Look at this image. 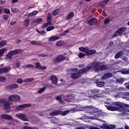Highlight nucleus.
Segmentation results:
<instances>
[{
  "mask_svg": "<svg viewBox=\"0 0 129 129\" xmlns=\"http://www.w3.org/2000/svg\"><path fill=\"white\" fill-rule=\"evenodd\" d=\"M69 112V110H65L63 112H62L61 111V114H61V115L64 116V115H66V114H67V113H68Z\"/></svg>",
  "mask_w": 129,
  "mask_h": 129,
  "instance_id": "42",
  "label": "nucleus"
},
{
  "mask_svg": "<svg viewBox=\"0 0 129 129\" xmlns=\"http://www.w3.org/2000/svg\"><path fill=\"white\" fill-rule=\"evenodd\" d=\"M68 33H69V29L64 31L62 33L63 36H66V35H67Z\"/></svg>",
  "mask_w": 129,
  "mask_h": 129,
  "instance_id": "53",
  "label": "nucleus"
},
{
  "mask_svg": "<svg viewBox=\"0 0 129 129\" xmlns=\"http://www.w3.org/2000/svg\"><path fill=\"white\" fill-rule=\"evenodd\" d=\"M50 79L52 84H57L58 83V78L56 76H51Z\"/></svg>",
  "mask_w": 129,
  "mask_h": 129,
  "instance_id": "13",
  "label": "nucleus"
},
{
  "mask_svg": "<svg viewBox=\"0 0 129 129\" xmlns=\"http://www.w3.org/2000/svg\"><path fill=\"white\" fill-rule=\"evenodd\" d=\"M23 129H32V127H29L28 126H25L23 127Z\"/></svg>",
  "mask_w": 129,
  "mask_h": 129,
  "instance_id": "63",
  "label": "nucleus"
},
{
  "mask_svg": "<svg viewBox=\"0 0 129 129\" xmlns=\"http://www.w3.org/2000/svg\"><path fill=\"white\" fill-rule=\"evenodd\" d=\"M56 100H57L58 101H59L60 102H61V101H62V98L61 97V96H57L55 98Z\"/></svg>",
  "mask_w": 129,
  "mask_h": 129,
  "instance_id": "51",
  "label": "nucleus"
},
{
  "mask_svg": "<svg viewBox=\"0 0 129 129\" xmlns=\"http://www.w3.org/2000/svg\"><path fill=\"white\" fill-rule=\"evenodd\" d=\"M91 66H88L85 68H83L79 71V72L73 73L71 75V78L72 79H77V78H80L83 75L85 74L87 72H88L89 70H91Z\"/></svg>",
  "mask_w": 129,
  "mask_h": 129,
  "instance_id": "1",
  "label": "nucleus"
},
{
  "mask_svg": "<svg viewBox=\"0 0 129 129\" xmlns=\"http://www.w3.org/2000/svg\"><path fill=\"white\" fill-rule=\"evenodd\" d=\"M88 49V47H79L80 51H81L82 52H84V53H86V52H87V49Z\"/></svg>",
  "mask_w": 129,
  "mask_h": 129,
  "instance_id": "30",
  "label": "nucleus"
},
{
  "mask_svg": "<svg viewBox=\"0 0 129 129\" xmlns=\"http://www.w3.org/2000/svg\"><path fill=\"white\" fill-rule=\"evenodd\" d=\"M45 90H46V87L40 88L39 90L37 91V92L41 94V93H43V92H44Z\"/></svg>",
  "mask_w": 129,
  "mask_h": 129,
  "instance_id": "36",
  "label": "nucleus"
},
{
  "mask_svg": "<svg viewBox=\"0 0 129 129\" xmlns=\"http://www.w3.org/2000/svg\"><path fill=\"white\" fill-rule=\"evenodd\" d=\"M17 116L18 118L22 119V120H23L24 121H28V118L27 117V116L24 114H17Z\"/></svg>",
  "mask_w": 129,
  "mask_h": 129,
  "instance_id": "11",
  "label": "nucleus"
},
{
  "mask_svg": "<svg viewBox=\"0 0 129 129\" xmlns=\"http://www.w3.org/2000/svg\"><path fill=\"white\" fill-rule=\"evenodd\" d=\"M35 68H37V69H40V68H41V64L40 63V62H36Z\"/></svg>",
  "mask_w": 129,
  "mask_h": 129,
  "instance_id": "43",
  "label": "nucleus"
},
{
  "mask_svg": "<svg viewBox=\"0 0 129 129\" xmlns=\"http://www.w3.org/2000/svg\"><path fill=\"white\" fill-rule=\"evenodd\" d=\"M15 24H17V21H11L10 22V26H13L15 25Z\"/></svg>",
  "mask_w": 129,
  "mask_h": 129,
  "instance_id": "56",
  "label": "nucleus"
},
{
  "mask_svg": "<svg viewBox=\"0 0 129 129\" xmlns=\"http://www.w3.org/2000/svg\"><path fill=\"white\" fill-rule=\"evenodd\" d=\"M50 116H56V115H59V114H61L60 110H56L50 112L49 113Z\"/></svg>",
  "mask_w": 129,
  "mask_h": 129,
  "instance_id": "15",
  "label": "nucleus"
},
{
  "mask_svg": "<svg viewBox=\"0 0 129 129\" xmlns=\"http://www.w3.org/2000/svg\"><path fill=\"white\" fill-rule=\"evenodd\" d=\"M109 19H106L105 21H104V24L105 25H107V24H108V23H109Z\"/></svg>",
  "mask_w": 129,
  "mask_h": 129,
  "instance_id": "61",
  "label": "nucleus"
},
{
  "mask_svg": "<svg viewBox=\"0 0 129 129\" xmlns=\"http://www.w3.org/2000/svg\"><path fill=\"white\" fill-rule=\"evenodd\" d=\"M60 37L57 36H54L52 37H50L48 39V42H51L52 41H56L57 40H59Z\"/></svg>",
  "mask_w": 129,
  "mask_h": 129,
  "instance_id": "28",
  "label": "nucleus"
},
{
  "mask_svg": "<svg viewBox=\"0 0 129 129\" xmlns=\"http://www.w3.org/2000/svg\"><path fill=\"white\" fill-rule=\"evenodd\" d=\"M126 31V27H122L119 28L116 31V33H117L119 36H121L124 32Z\"/></svg>",
  "mask_w": 129,
  "mask_h": 129,
  "instance_id": "8",
  "label": "nucleus"
},
{
  "mask_svg": "<svg viewBox=\"0 0 129 129\" xmlns=\"http://www.w3.org/2000/svg\"><path fill=\"white\" fill-rule=\"evenodd\" d=\"M5 102H7V101H6L5 99H0V103H4V104H5Z\"/></svg>",
  "mask_w": 129,
  "mask_h": 129,
  "instance_id": "58",
  "label": "nucleus"
},
{
  "mask_svg": "<svg viewBox=\"0 0 129 129\" xmlns=\"http://www.w3.org/2000/svg\"><path fill=\"white\" fill-rule=\"evenodd\" d=\"M73 17H74V12H70V14L67 16L66 20H70V19H72Z\"/></svg>",
  "mask_w": 129,
  "mask_h": 129,
  "instance_id": "24",
  "label": "nucleus"
},
{
  "mask_svg": "<svg viewBox=\"0 0 129 129\" xmlns=\"http://www.w3.org/2000/svg\"><path fill=\"white\" fill-rule=\"evenodd\" d=\"M6 51H7V48H3L2 49H0V56H2L3 57Z\"/></svg>",
  "mask_w": 129,
  "mask_h": 129,
  "instance_id": "34",
  "label": "nucleus"
},
{
  "mask_svg": "<svg viewBox=\"0 0 129 129\" xmlns=\"http://www.w3.org/2000/svg\"><path fill=\"white\" fill-rule=\"evenodd\" d=\"M39 69H42V70H44V69H47V67H46V66H40V68Z\"/></svg>",
  "mask_w": 129,
  "mask_h": 129,
  "instance_id": "60",
  "label": "nucleus"
},
{
  "mask_svg": "<svg viewBox=\"0 0 129 129\" xmlns=\"http://www.w3.org/2000/svg\"><path fill=\"white\" fill-rule=\"evenodd\" d=\"M11 11L12 13H19V10H18L17 8H12Z\"/></svg>",
  "mask_w": 129,
  "mask_h": 129,
  "instance_id": "49",
  "label": "nucleus"
},
{
  "mask_svg": "<svg viewBox=\"0 0 129 129\" xmlns=\"http://www.w3.org/2000/svg\"><path fill=\"white\" fill-rule=\"evenodd\" d=\"M56 46L57 47H61L62 46V41H59L56 43Z\"/></svg>",
  "mask_w": 129,
  "mask_h": 129,
  "instance_id": "45",
  "label": "nucleus"
},
{
  "mask_svg": "<svg viewBox=\"0 0 129 129\" xmlns=\"http://www.w3.org/2000/svg\"><path fill=\"white\" fill-rule=\"evenodd\" d=\"M90 92L93 94H96V93H98V92H99V91L96 89H93V90L92 89L91 90Z\"/></svg>",
  "mask_w": 129,
  "mask_h": 129,
  "instance_id": "39",
  "label": "nucleus"
},
{
  "mask_svg": "<svg viewBox=\"0 0 129 129\" xmlns=\"http://www.w3.org/2000/svg\"><path fill=\"white\" fill-rule=\"evenodd\" d=\"M123 54V52H122V51H119L116 53L114 58L115 59H118V58H119L120 56H121Z\"/></svg>",
  "mask_w": 129,
  "mask_h": 129,
  "instance_id": "19",
  "label": "nucleus"
},
{
  "mask_svg": "<svg viewBox=\"0 0 129 129\" xmlns=\"http://www.w3.org/2000/svg\"><path fill=\"white\" fill-rule=\"evenodd\" d=\"M26 68H29V69H32V68H34V65L33 64H27L26 66Z\"/></svg>",
  "mask_w": 129,
  "mask_h": 129,
  "instance_id": "54",
  "label": "nucleus"
},
{
  "mask_svg": "<svg viewBox=\"0 0 129 129\" xmlns=\"http://www.w3.org/2000/svg\"><path fill=\"white\" fill-rule=\"evenodd\" d=\"M36 32L38 33V34H40V35H44V34H45L46 32L44 31H39V30L36 29Z\"/></svg>",
  "mask_w": 129,
  "mask_h": 129,
  "instance_id": "44",
  "label": "nucleus"
},
{
  "mask_svg": "<svg viewBox=\"0 0 129 129\" xmlns=\"http://www.w3.org/2000/svg\"><path fill=\"white\" fill-rule=\"evenodd\" d=\"M4 13L5 14H7L8 15L11 14V11H10V9L5 8L4 9Z\"/></svg>",
  "mask_w": 129,
  "mask_h": 129,
  "instance_id": "41",
  "label": "nucleus"
},
{
  "mask_svg": "<svg viewBox=\"0 0 129 129\" xmlns=\"http://www.w3.org/2000/svg\"><path fill=\"white\" fill-rule=\"evenodd\" d=\"M35 22L36 23H42L43 22V19L42 18H38L36 20Z\"/></svg>",
  "mask_w": 129,
  "mask_h": 129,
  "instance_id": "50",
  "label": "nucleus"
},
{
  "mask_svg": "<svg viewBox=\"0 0 129 129\" xmlns=\"http://www.w3.org/2000/svg\"><path fill=\"white\" fill-rule=\"evenodd\" d=\"M99 127L103 129H114L115 128V125L111 124L110 125H107V124L105 123H103L102 125H99Z\"/></svg>",
  "mask_w": 129,
  "mask_h": 129,
  "instance_id": "6",
  "label": "nucleus"
},
{
  "mask_svg": "<svg viewBox=\"0 0 129 129\" xmlns=\"http://www.w3.org/2000/svg\"><path fill=\"white\" fill-rule=\"evenodd\" d=\"M108 2H109V0H104L101 2L100 6H101L102 8H103L104 6H106V5H107Z\"/></svg>",
  "mask_w": 129,
  "mask_h": 129,
  "instance_id": "26",
  "label": "nucleus"
},
{
  "mask_svg": "<svg viewBox=\"0 0 129 129\" xmlns=\"http://www.w3.org/2000/svg\"><path fill=\"white\" fill-rule=\"evenodd\" d=\"M24 23H25V25L26 26H28L29 25V24H30V20H29V19L25 20L24 21Z\"/></svg>",
  "mask_w": 129,
  "mask_h": 129,
  "instance_id": "52",
  "label": "nucleus"
},
{
  "mask_svg": "<svg viewBox=\"0 0 129 129\" xmlns=\"http://www.w3.org/2000/svg\"><path fill=\"white\" fill-rule=\"evenodd\" d=\"M1 117H2L3 119H7V120H13V116L7 114H1Z\"/></svg>",
  "mask_w": 129,
  "mask_h": 129,
  "instance_id": "9",
  "label": "nucleus"
},
{
  "mask_svg": "<svg viewBox=\"0 0 129 129\" xmlns=\"http://www.w3.org/2000/svg\"><path fill=\"white\" fill-rule=\"evenodd\" d=\"M96 23H97V19L95 18L90 19L87 22L89 26H94Z\"/></svg>",
  "mask_w": 129,
  "mask_h": 129,
  "instance_id": "10",
  "label": "nucleus"
},
{
  "mask_svg": "<svg viewBox=\"0 0 129 129\" xmlns=\"http://www.w3.org/2000/svg\"><path fill=\"white\" fill-rule=\"evenodd\" d=\"M21 67V63H20L19 62H18L16 63V67H17V68H19V67Z\"/></svg>",
  "mask_w": 129,
  "mask_h": 129,
  "instance_id": "59",
  "label": "nucleus"
},
{
  "mask_svg": "<svg viewBox=\"0 0 129 129\" xmlns=\"http://www.w3.org/2000/svg\"><path fill=\"white\" fill-rule=\"evenodd\" d=\"M13 55H17V54H20V53H23V50L22 49H16L14 50L11 51Z\"/></svg>",
  "mask_w": 129,
  "mask_h": 129,
  "instance_id": "18",
  "label": "nucleus"
},
{
  "mask_svg": "<svg viewBox=\"0 0 129 129\" xmlns=\"http://www.w3.org/2000/svg\"><path fill=\"white\" fill-rule=\"evenodd\" d=\"M59 14H60V9H59L54 10L52 12V15L53 16H57V15H59Z\"/></svg>",
  "mask_w": 129,
  "mask_h": 129,
  "instance_id": "31",
  "label": "nucleus"
},
{
  "mask_svg": "<svg viewBox=\"0 0 129 129\" xmlns=\"http://www.w3.org/2000/svg\"><path fill=\"white\" fill-rule=\"evenodd\" d=\"M48 26H52V22H47L46 23H45L44 25L42 26V28H43V29H45V28H47Z\"/></svg>",
  "mask_w": 129,
  "mask_h": 129,
  "instance_id": "33",
  "label": "nucleus"
},
{
  "mask_svg": "<svg viewBox=\"0 0 129 129\" xmlns=\"http://www.w3.org/2000/svg\"><path fill=\"white\" fill-rule=\"evenodd\" d=\"M122 74H129V69H124L121 71Z\"/></svg>",
  "mask_w": 129,
  "mask_h": 129,
  "instance_id": "32",
  "label": "nucleus"
},
{
  "mask_svg": "<svg viewBox=\"0 0 129 129\" xmlns=\"http://www.w3.org/2000/svg\"><path fill=\"white\" fill-rule=\"evenodd\" d=\"M55 29L54 26H49L46 29V32H50V31H52V30H54Z\"/></svg>",
  "mask_w": 129,
  "mask_h": 129,
  "instance_id": "37",
  "label": "nucleus"
},
{
  "mask_svg": "<svg viewBox=\"0 0 129 129\" xmlns=\"http://www.w3.org/2000/svg\"><path fill=\"white\" fill-rule=\"evenodd\" d=\"M66 57L62 54L56 56L55 58L53 59L52 62L53 63H58V62H61V61H63V60H65Z\"/></svg>",
  "mask_w": 129,
  "mask_h": 129,
  "instance_id": "4",
  "label": "nucleus"
},
{
  "mask_svg": "<svg viewBox=\"0 0 129 129\" xmlns=\"http://www.w3.org/2000/svg\"><path fill=\"white\" fill-rule=\"evenodd\" d=\"M110 77H112V73H107L101 77V79L102 80H105V79H107Z\"/></svg>",
  "mask_w": 129,
  "mask_h": 129,
  "instance_id": "14",
  "label": "nucleus"
},
{
  "mask_svg": "<svg viewBox=\"0 0 129 129\" xmlns=\"http://www.w3.org/2000/svg\"><path fill=\"white\" fill-rule=\"evenodd\" d=\"M30 106H32V104H31L30 103L24 104L18 106L17 107H16V109L17 110H23V109L25 108H28V107H30Z\"/></svg>",
  "mask_w": 129,
  "mask_h": 129,
  "instance_id": "5",
  "label": "nucleus"
},
{
  "mask_svg": "<svg viewBox=\"0 0 129 129\" xmlns=\"http://www.w3.org/2000/svg\"><path fill=\"white\" fill-rule=\"evenodd\" d=\"M99 62H98V61H95L92 64V66L93 67H94V69H95V70H96V71H98L99 70Z\"/></svg>",
  "mask_w": 129,
  "mask_h": 129,
  "instance_id": "17",
  "label": "nucleus"
},
{
  "mask_svg": "<svg viewBox=\"0 0 129 129\" xmlns=\"http://www.w3.org/2000/svg\"><path fill=\"white\" fill-rule=\"evenodd\" d=\"M17 82L19 84H22V83H23V79H22V78L18 79L17 80Z\"/></svg>",
  "mask_w": 129,
  "mask_h": 129,
  "instance_id": "48",
  "label": "nucleus"
},
{
  "mask_svg": "<svg viewBox=\"0 0 129 129\" xmlns=\"http://www.w3.org/2000/svg\"><path fill=\"white\" fill-rule=\"evenodd\" d=\"M106 69H108V67H107L106 65L99 66V70L100 71H104V70H106Z\"/></svg>",
  "mask_w": 129,
  "mask_h": 129,
  "instance_id": "22",
  "label": "nucleus"
},
{
  "mask_svg": "<svg viewBox=\"0 0 129 129\" xmlns=\"http://www.w3.org/2000/svg\"><path fill=\"white\" fill-rule=\"evenodd\" d=\"M117 81L119 83H123V82H124V79L121 78L120 79L117 80Z\"/></svg>",
  "mask_w": 129,
  "mask_h": 129,
  "instance_id": "46",
  "label": "nucleus"
},
{
  "mask_svg": "<svg viewBox=\"0 0 129 129\" xmlns=\"http://www.w3.org/2000/svg\"><path fill=\"white\" fill-rule=\"evenodd\" d=\"M21 97L18 95H12L9 96L8 101H19Z\"/></svg>",
  "mask_w": 129,
  "mask_h": 129,
  "instance_id": "3",
  "label": "nucleus"
},
{
  "mask_svg": "<svg viewBox=\"0 0 129 129\" xmlns=\"http://www.w3.org/2000/svg\"><path fill=\"white\" fill-rule=\"evenodd\" d=\"M7 44H8V41H7V40H2L0 41V48L4 47V46H6Z\"/></svg>",
  "mask_w": 129,
  "mask_h": 129,
  "instance_id": "29",
  "label": "nucleus"
},
{
  "mask_svg": "<svg viewBox=\"0 0 129 129\" xmlns=\"http://www.w3.org/2000/svg\"><path fill=\"white\" fill-rule=\"evenodd\" d=\"M95 83H96L98 87H102L103 86H104V84H105L104 82H99V80H97L95 82Z\"/></svg>",
  "mask_w": 129,
  "mask_h": 129,
  "instance_id": "20",
  "label": "nucleus"
},
{
  "mask_svg": "<svg viewBox=\"0 0 129 129\" xmlns=\"http://www.w3.org/2000/svg\"><path fill=\"white\" fill-rule=\"evenodd\" d=\"M7 89L9 90H13V89H17L19 88V85L18 84H11L6 87Z\"/></svg>",
  "mask_w": 129,
  "mask_h": 129,
  "instance_id": "7",
  "label": "nucleus"
},
{
  "mask_svg": "<svg viewBox=\"0 0 129 129\" xmlns=\"http://www.w3.org/2000/svg\"><path fill=\"white\" fill-rule=\"evenodd\" d=\"M13 52H12V51H10L6 55V59H10V60L12 59V58H13Z\"/></svg>",
  "mask_w": 129,
  "mask_h": 129,
  "instance_id": "23",
  "label": "nucleus"
},
{
  "mask_svg": "<svg viewBox=\"0 0 129 129\" xmlns=\"http://www.w3.org/2000/svg\"><path fill=\"white\" fill-rule=\"evenodd\" d=\"M32 81H34V78L26 79L24 80V82H32Z\"/></svg>",
  "mask_w": 129,
  "mask_h": 129,
  "instance_id": "40",
  "label": "nucleus"
},
{
  "mask_svg": "<svg viewBox=\"0 0 129 129\" xmlns=\"http://www.w3.org/2000/svg\"><path fill=\"white\" fill-rule=\"evenodd\" d=\"M46 21L47 22H51L52 21V14L50 13H48Z\"/></svg>",
  "mask_w": 129,
  "mask_h": 129,
  "instance_id": "27",
  "label": "nucleus"
},
{
  "mask_svg": "<svg viewBox=\"0 0 129 129\" xmlns=\"http://www.w3.org/2000/svg\"><path fill=\"white\" fill-rule=\"evenodd\" d=\"M11 105H12V101H9V100H8L7 101L5 102L4 104L5 111L10 112L11 111Z\"/></svg>",
  "mask_w": 129,
  "mask_h": 129,
  "instance_id": "2",
  "label": "nucleus"
},
{
  "mask_svg": "<svg viewBox=\"0 0 129 129\" xmlns=\"http://www.w3.org/2000/svg\"><path fill=\"white\" fill-rule=\"evenodd\" d=\"M86 55L87 56H90L91 55H93V54H96V51L94 49H91V50H87V51H86Z\"/></svg>",
  "mask_w": 129,
  "mask_h": 129,
  "instance_id": "16",
  "label": "nucleus"
},
{
  "mask_svg": "<svg viewBox=\"0 0 129 129\" xmlns=\"http://www.w3.org/2000/svg\"><path fill=\"white\" fill-rule=\"evenodd\" d=\"M3 18L4 19V20H5V21H7L9 19V15H4L3 16Z\"/></svg>",
  "mask_w": 129,
  "mask_h": 129,
  "instance_id": "55",
  "label": "nucleus"
},
{
  "mask_svg": "<svg viewBox=\"0 0 129 129\" xmlns=\"http://www.w3.org/2000/svg\"><path fill=\"white\" fill-rule=\"evenodd\" d=\"M105 106L108 110H111V111H115V110H118V109H119V107L117 106L107 105H105Z\"/></svg>",
  "mask_w": 129,
  "mask_h": 129,
  "instance_id": "12",
  "label": "nucleus"
},
{
  "mask_svg": "<svg viewBox=\"0 0 129 129\" xmlns=\"http://www.w3.org/2000/svg\"><path fill=\"white\" fill-rule=\"evenodd\" d=\"M31 44L32 45H36V46H41L42 45V43L40 41H32Z\"/></svg>",
  "mask_w": 129,
  "mask_h": 129,
  "instance_id": "25",
  "label": "nucleus"
},
{
  "mask_svg": "<svg viewBox=\"0 0 129 129\" xmlns=\"http://www.w3.org/2000/svg\"><path fill=\"white\" fill-rule=\"evenodd\" d=\"M115 105H116L117 106H119V107H120L121 108H123V106L122 105L121 103H120V102H115Z\"/></svg>",
  "mask_w": 129,
  "mask_h": 129,
  "instance_id": "38",
  "label": "nucleus"
},
{
  "mask_svg": "<svg viewBox=\"0 0 129 129\" xmlns=\"http://www.w3.org/2000/svg\"><path fill=\"white\" fill-rule=\"evenodd\" d=\"M11 67H8V68H2L1 69L2 73H8L10 70H11Z\"/></svg>",
  "mask_w": 129,
  "mask_h": 129,
  "instance_id": "21",
  "label": "nucleus"
},
{
  "mask_svg": "<svg viewBox=\"0 0 129 129\" xmlns=\"http://www.w3.org/2000/svg\"><path fill=\"white\" fill-rule=\"evenodd\" d=\"M48 55H49V54H44V53H40V54H39V56H40V57H46V56H48Z\"/></svg>",
  "mask_w": 129,
  "mask_h": 129,
  "instance_id": "57",
  "label": "nucleus"
},
{
  "mask_svg": "<svg viewBox=\"0 0 129 129\" xmlns=\"http://www.w3.org/2000/svg\"><path fill=\"white\" fill-rule=\"evenodd\" d=\"M78 55L79 58H80V59H82V58H83V57H85L86 54L82 52H79Z\"/></svg>",
  "mask_w": 129,
  "mask_h": 129,
  "instance_id": "35",
  "label": "nucleus"
},
{
  "mask_svg": "<svg viewBox=\"0 0 129 129\" xmlns=\"http://www.w3.org/2000/svg\"><path fill=\"white\" fill-rule=\"evenodd\" d=\"M6 79H7L6 77L0 76V82H4V81H6Z\"/></svg>",
  "mask_w": 129,
  "mask_h": 129,
  "instance_id": "47",
  "label": "nucleus"
},
{
  "mask_svg": "<svg viewBox=\"0 0 129 129\" xmlns=\"http://www.w3.org/2000/svg\"><path fill=\"white\" fill-rule=\"evenodd\" d=\"M76 129H86L84 127H77L76 128Z\"/></svg>",
  "mask_w": 129,
  "mask_h": 129,
  "instance_id": "64",
  "label": "nucleus"
},
{
  "mask_svg": "<svg viewBox=\"0 0 129 129\" xmlns=\"http://www.w3.org/2000/svg\"><path fill=\"white\" fill-rule=\"evenodd\" d=\"M32 13H33V15L34 16H36V15H37L38 13H39V12H38V11H34L33 12H32Z\"/></svg>",
  "mask_w": 129,
  "mask_h": 129,
  "instance_id": "62",
  "label": "nucleus"
}]
</instances>
